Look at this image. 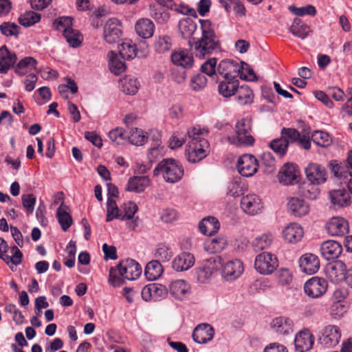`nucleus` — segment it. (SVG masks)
Wrapping results in <instances>:
<instances>
[{
  "label": "nucleus",
  "mask_w": 352,
  "mask_h": 352,
  "mask_svg": "<svg viewBox=\"0 0 352 352\" xmlns=\"http://www.w3.org/2000/svg\"><path fill=\"white\" fill-rule=\"evenodd\" d=\"M201 36L195 39L188 41V44L193 50L194 54L200 59L206 58L217 51L220 47V41L217 36L208 19H199Z\"/></svg>",
  "instance_id": "obj_1"
},
{
  "label": "nucleus",
  "mask_w": 352,
  "mask_h": 352,
  "mask_svg": "<svg viewBox=\"0 0 352 352\" xmlns=\"http://www.w3.org/2000/svg\"><path fill=\"white\" fill-rule=\"evenodd\" d=\"M141 274L140 265L133 259L127 258L121 261L116 267L110 268L108 281L112 286L119 287L124 280H135Z\"/></svg>",
  "instance_id": "obj_2"
},
{
  "label": "nucleus",
  "mask_w": 352,
  "mask_h": 352,
  "mask_svg": "<svg viewBox=\"0 0 352 352\" xmlns=\"http://www.w3.org/2000/svg\"><path fill=\"white\" fill-rule=\"evenodd\" d=\"M155 176L162 175L168 183L179 182L183 175L184 169L179 163L173 158H166L162 160L153 170Z\"/></svg>",
  "instance_id": "obj_3"
},
{
  "label": "nucleus",
  "mask_w": 352,
  "mask_h": 352,
  "mask_svg": "<svg viewBox=\"0 0 352 352\" xmlns=\"http://www.w3.org/2000/svg\"><path fill=\"white\" fill-rule=\"evenodd\" d=\"M252 129L251 120L247 118L236 122L235 135L228 137L229 142L238 146L252 145L254 139L250 134Z\"/></svg>",
  "instance_id": "obj_4"
},
{
  "label": "nucleus",
  "mask_w": 352,
  "mask_h": 352,
  "mask_svg": "<svg viewBox=\"0 0 352 352\" xmlns=\"http://www.w3.org/2000/svg\"><path fill=\"white\" fill-rule=\"evenodd\" d=\"M299 138V131L294 128H283L281 136L272 140L269 146L280 157H283L287 151L289 142H295Z\"/></svg>",
  "instance_id": "obj_5"
},
{
  "label": "nucleus",
  "mask_w": 352,
  "mask_h": 352,
  "mask_svg": "<svg viewBox=\"0 0 352 352\" xmlns=\"http://www.w3.org/2000/svg\"><path fill=\"white\" fill-rule=\"evenodd\" d=\"M278 265V261L276 256L267 252H263L257 255L254 261L255 270L263 275L272 274Z\"/></svg>",
  "instance_id": "obj_6"
},
{
  "label": "nucleus",
  "mask_w": 352,
  "mask_h": 352,
  "mask_svg": "<svg viewBox=\"0 0 352 352\" xmlns=\"http://www.w3.org/2000/svg\"><path fill=\"white\" fill-rule=\"evenodd\" d=\"M341 338V332L336 325H327L320 331L318 342L325 347L329 348L336 346Z\"/></svg>",
  "instance_id": "obj_7"
},
{
  "label": "nucleus",
  "mask_w": 352,
  "mask_h": 352,
  "mask_svg": "<svg viewBox=\"0 0 352 352\" xmlns=\"http://www.w3.org/2000/svg\"><path fill=\"white\" fill-rule=\"evenodd\" d=\"M328 287V283L324 278L314 276L308 280L304 285L305 294L313 298L322 296Z\"/></svg>",
  "instance_id": "obj_8"
},
{
  "label": "nucleus",
  "mask_w": 352,
  "mask_h": 352,
  "mask_svg": "<svg viewBox=\"0 0 352 352\" xmlns=\"http://www.w3.org/2000/svg\"><path fill=\"white\" fill-rule=\"evenodd\" d=\"M349 268L340 260L329 263L326 267V273L330 280L335 284L345 280Z\"/></svg>",
  "instance_id": "obj_9"
},
{
  "label": "nucleus",
  "mask_w": 352,
  "mask_h": 352,
  "mask_svg": "<svg viewBox=\"0 0 352 352\" xmlns=\"http://www.w3.org/2000/svg\"><path fill=\"white\" fill-rule=\"evenodd\" d=\"M167 294V288L159 283L148 284L144 287L141 292L142 298L145 301H159L165 298Z\"/></svg>",
  "instance_id": "obj_10"
},
{
  "label": "nucleus",
  "mask_w": 352,
  "mask_h": 352,
  "mask_svg": "<svg viewBox=\"0 0 352 352\" xmlns=\"http://www.w3.org/2000/svg\"><path fill=\"white\" fill-rule=\"evenodd\" d=\"M103 35L106 42L109 44L118 42L122 35L120 21L116 18L109 19L104 25Z\"/></svg>",
  "instance_id": "obj_11"
},
{
  "label": "nucleus",
  "mask_w": 352,
  "mask_h": 352,
  "mask_svg": "<svg viewBox=\"0 0 352 352\" xmlns=\"http://www.w3.org/2000/svg\"><path fill=\"white\" fill-rule=\"evenodd\" d=\"M243 264L239 259L232 260L223 263L221 276L227 281L237 279L243 272Z\"/></svg>",
  "instance_id": "obj_12"
},
{
  "label": "nucleus",
  "mask_w": 352,
  "mask_h": 352,
  "mask_svg": "<svg viewBox=\"0 0 352 352\" xmlns=\"http://www.w3.org/2000/svg\"><path fill=\"white\" fill-rule=\"evenodd\" d=\"M258 166L257 160L249 154L243 155L237 162L238 171L243 177L252 176L256 173Z\"/></svg>",
  "instance_id": "obj_13"
},
{
  "label": "nucleus",
  "mask_w": 352,
  "mask_h": 352,
  "mask_svg": "<svg viewBox=\"0 0 352 352\" xmlns=\"http://www.w3.org/2000/svg\"><path fill=\"white\" fill-rule=\"evenodd\" d=\"M241 67L237 62L232 60H222L217 69V74L222 76L225 80H234L239 76Z\"/></svg>",
  "instance_id": "obj_14"
},
{
  "label": "nucleus",
  "mask_w": 352,
  "mask_h": 352,
  "mask_svg": "<svg viewBox=\"0 0 352 352\" xmlns=\"http://www.w3.org/2000/svg\"><path fill=\"white\" fill-rule=\"evenodd\" d=\"M208 134V130L205 128H201L199 126H192L187 131V136L189 138L186 147H192L197 149L202 147L203 142L208 141L206 138Z\"/></svg>",
  "instance_id": "obj_15"
},
{
  "label": "nucleus",
  "mask_w": 352,
  "mask_h": 352,
  "mask_svg": "<svg viewBox=\"0 0 352 352\" xmlns=\"http://www.w3.org/2000/svg\"><path fill=\"white\" fill-rule=\"evenodd\" d=\"M241 207L245 213L254 215L261 211L263 202L257 195L249 194L242 197Z\"/></svg>",
  "instance_id": "obj_16"
},
{
  "label": "nucleus",
  "mask_w": 352,
  "mask_h": 352,
  "mask_svg": "<svg viewBox=\"0 0 352 352\" xmlns=\"http://www.w3.org/2000/svg\"><path fill=\"white\" fill-rule=\"evenodd\" d=\"M293 320L287 317L278 316L270 322V328L275 333L281 336H288L294 331Z\"/></svg>",
  "instance_id": "obj_17"
},
{
  "label": "nucleus",
  "mask_w": 352,
  "mask_h": 352,
  "mask_svg": "<svg viewBox=\"0 0 352 352\" xmlns=\"http://www.w3.org/2000/svg\"><path fill=\"white\" fill-rule=\"evenodd\" d=\"M305 171L308 180L313 184H323L327 180V170L321 165L309 164Z\"/></svg>",
  "instance_id": "obj_18"
},
{
  "label": "nucleus",
  "mask_w": 352,
  "mask_h": 352,
  "mask_svg": "<svg viewBox=\"0 0 352 352\" xmlns=\"http://www.w3.org/2000/svg\"><path fill=\"white\" fill-rule=\"evenodd\" d=\"M326 228L331 236H342L349 232V226L345 219L336 217L331 219L327 223Z\"/></svg>",
  "instance_id": "obj_19"
},
{
  "label": "nucleus",
  "mask_w": 352,
  "mask_h": 352,
  "mask_svg": "<svg viewBox=\"0 0 352 352\" xmlns=\"http://www.w3.org/2000/svg\"><path fill=\"white\" fill-rule=\"evenodd\" d=\"M314 343V337L308 329L298 332L295 337V349L298 352L309 351Z\"/></svg>",
  "instance_id": "obj_20"
},
{
  "label": "nucleus",
  "mask_w": 352,
  "mask_h": 352,
  "mask_svg": "<svg viewBox=\"0 0 352 352\" xmlns=\"http://www.w3.org/2000/svg\"><path fill=\"white\" fill-rule=\"evenodd\" d=\"M214 330L208 324H200L197 325L192 332V339L198 344H206L214 338Z\"/></svg>",
  "instance_id": "obj_21"
},
{
  "label": "nucleus",
  "mask_w": 352,
  "mask_h": 352,
  "mask_svg": "<svg viewBox=\"0 0 352 352\" xmlns=\"http://www.w3.org/2000/svg\"><path fill=\"white\" fill-rule=\"evenodd\" d=\"M342 252V245L333 240L326 241L320 246L321 255L327 260L337 258Z\"/></svg>",
  "instance_id": "obj_22"
},
{
  "label": "nucleus",
  "mask_w": 352,
  "mask_h": 352,
  "mask_svg": "<svg viewBox=\"0 0 352 352\" xmlns=\"http://www.w3.org/2000/svg\"><path fill=\"white\" fill-rule=\"evenodd\" d=\"M170 58L175 65L184 69L191 68L194 63V58L187 50H175L172 53Z\"/></svg>",
  "instance_id": "obj_23"
},
{
  "label": "nucleus",
  "mask_w": 352,
  "mask_h": 352,
  "mask_svg": "<svg viewBox=\"0 0 352 352\" xmlns=\"http://www.w3.org/2000/svg\"><path fill=\"white\" fill-rule=\"evenodd\" d=\"M151 184L148 176H133L128 180L125 190L129 192L140 193L144 191Z\"/></svg>",
  "instance_id": "obj_24"
},
{
  "label": "nucleus",
  "mask_w": 352,
  "mask_h": 352,
  "mask_svg": "<svg viewBox=\"0 0 352 352\" xmlns=\"http://www.w3.org/2000/svg\"><path fill=\"white\" fill-rule=\"evenodd\" d=\"M300 267L308 274L316 273L320 267L318 257L314 254H305L300 259Z\"/></svg>",
  "instance_id": "obj_25"
},
{
  "label": "nucleus",
  "mask_w": 352,
  "mask_h": 352,
  "mask_svg": "<svg viewBox=\"0 0 352 352\" xmlns=\"http://www.w3.org/2000/svg\"><path fill=\"white\" fill-rule=\"evenodd\" d=\"M195 264V257L189 252H182L178 254L172 262V267L176 272H183L189 270Z\"/></svg>",
  "instance_id": "obj_26"
},
{
  "label": "nucleus",
  "mask_w": 352,
  "mask_h": 352,
  "mask_svg": "<svg viewBox=\"0 0 352 352\" xmlns=\"http://www.w3.org/2000/svg\"><path fill=\"white\" fill-rule=\"evenodd\" d=\"M304 234L303 229L297 223H291L283 230L284 239L290 243H295L301 240Z\"/></svg>",
  "instance_id": "obj_27"
},
{
  "label": "nucleus",
  "mask_w": 352,
  "mask_h": 352,
  "mask_svg": "<svg viewBox=\"0 0 352 352\" xmlns=\"http://www.w3.org/2000/svg\"><path fill=\"white\" fill-rule=\"evenodd\" d=\"M203 148L196 149L192 147H186L185 151V155L188 162L192 163H197L204 158H205L210 152V144L208 141L203 142Z\"/></svg>",
  "instance_id": "obj_28"
},
{
  "label": "nucleus",
  "mask_w": 352,
  "mask_h": 352,
  "mask_svg": "<svg viewBox=\"0 0 352 352\" xmlns=\"http://www.w3.org/2000/svg\"><path fill=\"white\" fill-rule=\"evenodd\" d=\"M16 61L14 53L8 50L6 45L0 47V73L6 74Z\"/></svg>",
  "instance_id": "obj_29"
},
{
  "label": "nucleus",
  "mask_w": 352,
  "mask_h": 352,
  "mask_svg": "<svg viewBox=\"0 0 352 352\" xmlns=\"http://www.w3.org/2000/svg\"><path fill=\"white\" fill-rule=\"evenodd\" d=\"M287 206L289 210L297 217L307 215L310 210L309 205L305 200L297 197L291 198Z\"/></svg>",
  "instance_id": "obj_30"
},
{
  "label": "nucleus",
  "mask_w": 352,
  "mask_h": 352,
  "mask_svg": "<svg viewBox=\"0 0 352 352\" xmlns=\"http://www.w3.org/2000/svg\"><path fill=\"white\" fill-rule=\"evenodd\" d=\"M278 180L284 185L294 184L297 179V170L292 164L287 163L283 166L278 173Z\"/></svg>",
  "instance_id": "obj_31"
},
{
  "label": "nucleus",
  "mask_w": 352,
  "mask_h": 352,
  "mask_svg": "<svg viewBox=\"0 0 352 352\" xmlns=\"http://www.w3.org/2000/svg\"><path fill=\"white\" fill-rule=\"evenodd\" d=\"M329 197L334 207H346L351 204L349 194L345 189L330 191Z\"/></svg>",
  "instance_id": "obj_32"
},
{
  "label": "nucleus",
  "mask_w": 352,
  "mask_h": 352,
  "mask_svg": "<svg viewBox=\"0 0 352 352\" xmlns=\"http://www.w3.org/2000/svg\"><path fill=\"white\" fill-rule=\"evenodd\" d=\"M135 30L139 36L148 38L153 35L155 25L153 21L148 19H140L136 22Z\"/></svg>",
  "instance_id": "obj_33"
},
{
  "label": "nucleus",
  "mask_w": 352,
  "mask_h": 352,
  "mask_svg": "<svg viewBox=\"0 0 352 352\" xmlns=\"http://www.w3.org/2000/svg\"><path fill=\"white\" fill-rule=\"evenodd\" d=\"M170 292L173 296L178 300H182L190 291L189 285L184 280H176L170 285Z\"/></svg>",
  "instance_id": "obj_34"
},
{
  "label": "nucleus",
  "mask_w": 352,
  "mask_h": 352,
  "mask_svg": "<svg viewBox=\"0 0 352 352\" xmlns=\"http://www.w3.org/2000/svg\"><path fill=\"white\" fill-rule=\"evenodd\" d=\"M69 207L62 201L56 211V218L63 231H67L72 225L73 220L69 213Z\"/></svg>",
  "instance_id": "obj_35"
},
{
  "label": "nucleus",
  "mask_w": 352,
  "mask_h": 352,
  "mask_svg": "<svg viewBox=\"0 0 352 352\" xmlns=\"http://www.w3.org/2000/svg\"><path fill=\"white\" fill-rule=\"evenodd\" d=\"M220 228L219 221L213 217H208L202 219L199 224V229L205 235L211 236L217 232Z\"/></svg>",
  "instance_id": "obj_36"
},
{
  "label": "nucleus",
  "mask_w": 352,
  "mask_h": 352,
  "mask_svg": "<svg viewBox=\"0 0 352 352\" xmlns=\"http://www.w3.org/2000/svg\"><path fill=\"white\" fill-rule=\"evenodd\" d=\"M178 28L182 38L192 40L191 37L196 31L197 25L192 19L186 17L179 21Z\"/></svg>",
  "instance_id": "obj_37"
},
{
  "label": "nucleus",
  "mask_w": 352,
  "mask_h": 352,
  "mask_svg": "<svg viewBox=\"0 0 352 352\" xmlns=\"http://www.w3.org/2000/svg\"><path fill=\"white\" fill-rule=\"evenodd\" d=\"M121 91L127 95H135L140 87L138 79L131 76H126L120 81Z\"/></svg>",
  "instance_id": "obj_38"
},
{
  "label": "nucleus",
  "mask_w": 352,
  "mask_h": 352,
  "mask_svg": "<svg viewBox=\"0 0 352 352\" xmlns=\"http://www.w3.org/2000/svg\"><path fill=\"white\" fill-rule=\"evenodd\" d=\"M238 86L239 81L236 79L224 80L219 85V93L225 98L230 97L235 94Z\"/></svg>",
  "instance_id": "obj_39"
},
{
  "label": "nucleus",
  "mask_w": 352,
  "mask_h": 352,
  "mask_svg": "<svg viewBox=\"0 0 352 352\" xmlns=\"http://www.w3.org/2000/svg\"><path fill=\"white\" fill-rule=\"evenodd\" d=\"M163 273V267L159 261H151L147 263L144 270L146 278L154 280L160 277Z\"/></svg>",
  "instance_id": "obj_40"
},
{
  "label": "nucleus",
  "mask_w": 352,
  "mask_h": 352,
  "mask_svg": "<svg viewBox=\"0 0 352 352\" xmlns=\"http://www.w3.org/2000/svg\"><path fill=\"white\" fill-rule=\"evenodd\" d=\"M290 32L302 39L305 38L310 32V28L301 19L296 18L289 28Z\"/></svg>",
  "instance_id": "obj_41"
},
{
  "label": "nucleus",
  "mask_w": 352,
  "mask_h": 352,
  "mask_svg": "<svg viewBox=\"0 0 352 352\" xmlns=\"http://www.w3.org/2000/svg\"><path fill=\"white\" fill-rule=\"evenodd\" d=\"M119 56V54H117L113 51L108 53L110 70L116 75L121 74L126 69L125 63L120 60Z\"/></svg>",
  "instance_id": "obj_42"
},
{
  "label": "nucleus",
  "mask_w": 352,
  "mask_h": 352,
  "mask_svg": "<svg viewBox=\"0 0 352 352\" xmlns=\"http://www.w3.org/2000/svg\"><path fill=\"white\" fill-rule=\"evenodd\" d=\"M148 137L144 132L138 128H132L129 133H126V141L135 146H142L147 142Z\"/></svg>",
  "instance_id": "obj_43"
},
{
  "label": "nucleus",
  "mask_w": 352,
  "mask_h": 352,
  "mask_svg": "<svg viewBox=\"0 0 352 352\" xmlns=\"http://www.w3.org/2000/svg\"><path fill=\"white\" fill-rule=\"evenodd\" d=\"M235 94L236 100L241 105L251 104L253 101V91L248 86L238 87Z\"/></svg>",
  "instance_id": "obj_44"
},
{
  "label": "nucleus",
  "mask_w": 352,
  "mask_h": 352,
  "mask_svg": "<svg viewBox=\"0 0 352 352\" xmlns=\"http://www.w3.org/2000/svg\"><path fill=\"white\" fill-rule=\"evenodd\" d=\"M37 61L32 57L28 56L21 59L15 67V72L19 76L25 75L28 71L35 69Z\"/></svg>",
  "instance_id": "obj_45"
},
{
  "label": "nucleus",
  "mask_w": 352,
  "mask_h": 352,
  "mask_svg": "<svg viewBox=\"0 0 352 352\" xmlns=\"http://www.w3.org/2000/svg\"><path fill=\"white\" fill-rule=\"evenodd\" d=\"M246 190L244 184H242L240 178H234L227 184V195L239 197L243 194Z\"/></svg>",
  "instance_id": "obj_46"
},
{
  "label": "nucleus",
  "mask_w": 352,
  "mask_h": 352,
  "mask_svg": "<svg viewBox=\"0 0 352 352\" xmlns=\"http://www.w3.org/2000/svg\"><path fill=\"white\" fill-rule=\"evenodd\" d=\"M136 52L135 45L131 40H129L122 43L119 56L122 59L130 60L136 56Z\"/></svg>",
  "instance_id": "obj_47"
},
{
  "label": "nucleus",
  "mask_w": 352,
  "mask_h": 352,
  "mask_svg": "<svg viewBox=\"0 0 352 352\" xmlns=\"http://www.w3.org/2000/svg\"><path fill=\"white\" fill-rule=\"evenodd\" d=\"M311 140L318 146L327 147L332 144V139L329 134L322 131H315L312 133Z\"/></svg>",
  "instance_id": "obj_48"
},
{
  "label": "nucleus",
  "mask_w": 352,
  "mask_h": 352,
  "mask_svg": "<svg viewBox=\"0 0 352 352\" xmlns=\"http://www.w3.org/2000/svg\"><path fill=\"white\" fill-rule=\"evenodd\" d=\"M41 14L34 11L30 10L25 12L19 17V23L25 27H30L39 22Z\"/></svg>",
  "instance_id": "obj_49"
},
{
  "label": "nucleus",
  "mask_w": 352,
  "mask_h": 352,
  "mask_svg": "<svg viewBox=\"0 0 352 352\" xmlns=\"http://www.w3.org/2000/svg\"><path fill=\"white\" fill-rule=\"evenodd\" d=\"M171 45V38L168 35H161L155 38L154 47L155 51L159 53H164L168 51Z\"/></svg>",
  "instance_id": "obj_50"
},
{
  "label": "nucleus",
  "mask_w": 352,
  "mask_h": 352,
  "mask_svg": "<svg viewBox=\"0 0 352 352\" xmlns=\"http://www.w3.org/2000/svg\"><path fill=\"white\" fill-rule=\"evenodd\" d=\"M173 256L172 248L168 245L161 243L159 244L155 250V256L162 262H168Z\"/></svg>",
  "instance_id": "obj_51"
},
{
  "label": "nucleus",
  "mask_w": 352,
  "mask_h": 352,
  "mask_svg": "<svg viewBox=\"0 0 352 352\" xmlns=\"http://www.w3.org/2000/svg\"><path fill=\"white\" fill-rule=\"evenodd\" d=\"M67 42L72 47H78L82 43V37L80 32L72 28L63 34Z\"/></svg>",
  "instance_id": "obj_52"
},
{
  "label": "nucleus",
  "mask_w": 352,
  "mask_h": 352,
  "mask_svg": "<svg viewBox=\"0 0 352 352\" xmlns=\"http://www.w3.org/2000/svg\"><path fill=\"white\" fill-rule=\"evenodd\" d=\"M272 241V235L264 234L256 237L252 242V246L255 251H259L269 248Z\"/></svg>",
  "instance_id": "obj_53"
},
{
  "label": "nucleus",
  "mask_w": 352,
  "mask_h": 352,
  "mask_svg": "<svg viewBox=\"0 0 352 352\" xmlns=\"http://www.w3.org/2000/svg\"><path fill=\"white\" fill-rule=\"evenodd\" d=\"M108 137L116 145L123 144L126 142V133L122 128H116L108 134Z\"/></svg>",
  "instance_id": "obj_54"
},
{
  "label": "nucleus",
  "mask_w": 352,
  "mask_h": 352,
  "mask_svg": "<svg viewBox=\"0 0 352 352\" xmlns=\"http://www.w3.org/2000/svg\"><path fill=\"white\" fill-rule=\"evenodd\" d=\"M150 16L158 24H165L170 19V14L164 8H153L151 10Z\"/></svg>",
  "instance_id": "obj_55"
},
{
  "label": "nucleus",
  "mask_w": 352,
  "mask_h": 352,
  "mask_svg": "<svg viewBox=\"0 0 352 352\" xmlns=\"http://www.w3.org/2000/svg\"><path fill=\"white\" fill-rule=\"evenodd\" d=\"M120 210L116 201L111 197H108L107 202L106 221L109 222L113 219H119Z\"/></svg>",
  "instance_id": "obj_56"
},
{
  "label": "nucleus",
  "mask_w": 352,
  "mask_h": 352,
  "mask_svg": "<svg viewBox=\"0 0 352 352\" xmlns=\"http://www.w3.org/2000/svg\"><path fill=\"white\" fill-rule=\"evenodd\" d=\"M21 28L14 23L3 22L0 25V31L6 36L17 37Z\"/></svg>",
  "instance_id": "obj_57"
},
{
  "label": "nucleus",
  "mask_w": 352,
  "mask_h": 352,
  "mask_svg": "<svg viewBox=\"0 0 352 352\" xmlns=\"http://www.w3.org/2000/svg\"><path fill=\"white\" fill-rule=\"evenodd\" d=\"M239 67H241V70L239 74L240 78L248 81H256L257 76L250 65L245 62H241Z\"/></svg>",
  "instance_id": "obj_58"
},
{
  "label": "nucleus",
  "mask_w": 352,
  "mask_h": 352,
  "mask_svg": "<svg viewBox=\"0 0 352 352\" xmlns=\"http://www.w3.org/2000/svg\"><path fill=\"white\" fill-rule=\"evenodd\" d=\"M289 10L294 14L299 16H302L306 14L314 16L316 14V10L312 5H307L304 7L298 8L294 6H290Z\"/></svg>",
  "instance_id": "obj_59"
},
{
  "label": "nucleus",
  "mask_w": 352,
  "mask_h": 352,
  "mask_svg": "<svg viewBox=\"0 0 352 352\" xmlns=\"http://www.w3.org/2000/svg\"><path fill=\"white\" fill-rule=\"evenodd\" d=\"M72 20L73 19L69 16L60 17L54 21V25L57 30L62 32L64 34L66 31L72 28Z\"/></svg>",
  "instance_id": "obj_60"
},
{
  "label": "nucleus",
  "mask_w": 352,
  "mask_h": 352,
  "mask_svg": "<svg viewBox=\"0 0 352 352\" xmlns=\"http://www.w3.org/2000/svg\"><path fill=\"white\" fill-rule=\"evenodd\" d=\"M5 311L13 315L12 320L16 324H22L24 322V316L15 305L7 304L5 306Z\"/></svg>",
  "instance_id": "obj_61"
},
{
  "label": "nucleus",
  "mask_w": 352,
  "mask_h": 352,
  "mask_svg": "<svg viewBox=\"0 0 352 352\" xmlns=\"http://www.w3.org/2000/svg\"><path fill=\"white\" fill-rule=\"evenodd\" d=\"M123 209L124 213V214L120 213L119 219L122 221L130 220L133 218L134 214L137 212L138 206L135 203L129 201L126 204H124Z\"/></svg>",
  "instance_id": "obj_62"
},
{
  "label": "nucleus",
  "mask_w": 352,
  "mask_h": 352,
  "mask_svg": "<svg viewBox=\"0 0 352 352\" xmlns=\"http://www.w3.org/2000/svg\"><path fill=\"white\" fill-rule=\"evenodd\" d=\"M207 84V78L204 74H197L192 77L190 87L192 90L198 91L204 89Z\"/></svg>",
  "instance_id": "obj_63"
},
{
  "label": "nucleus",
  "mask_w": 352,
  "mask_h": 352,
  "mask_svg": "<svg viewBox=\"0 0 352 352\" xmlns=\"http://www.w3.org/2000/svg\"><path fill=\"white\" fill-rule=\"evenodd\" d=\"M217 59L212 58L206 60L201 67L202 74H205L208 76H212L217 73Z\"/></svg>",
  "instance_id": "obj_64"
}]
</instances>
